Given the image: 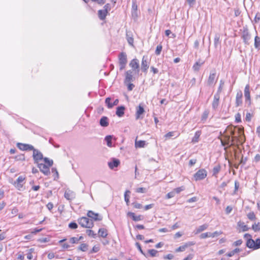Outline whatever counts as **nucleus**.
Masks as SVG:
<instances>
[{
  "label": "nucleus",
  "instance_id": "obj_1",
  "mask_svg": "<svg viewBox=\"0 0 260 260\" xmlns=\"http://www.w3.org/2000/svg\"><path fill=\"white\" fill-rule=\"evenodd\" d=\"M78 221L79 224L83 228L90 229L93 226L92 219H89L86 217H82L79 218Z\"/></svg>",
  "mask_w": 260,
  "mask_h": 260
},
{
  "label": "nucleus",
  "instance_id": "obj_2",
  "mask_svg": "<svg viewBox=\"0 0 260 260\" xmlns=\"http://www.w3.org/2000/svg\"><path fill=\"white\" fill-rule=\"evenodd\" d=\"M127 62V55L126 53L122 52L118 55V63L120 71L125 69Z\"/></svg>",
  "mask_w": 260,
  "mask_h": 260
},
{
  "label": "nucleus",
  "instance_id": "obj_3",
  "mask_svg": "<svg viewBox=\"0 0 260 260\" xmlns=\"http://www.w3.org/2000/svg\"><path fill=\"white\" fill-rule=\"evenodd\" d=\"M251 34H250L247 27H243L241 35V38L242 39L243 43L245 45H249V41L251 40Z\"/></svg>",
  "mask_w": 260,
  "mask_h": 260
},
{
  "label": "nucleus",
  "instance_id": "obj_4",
  "mask_svg": "<svg viewBox=\"0 0 260 260\" xmlns=\"http://www.w3.org/2000/svg\"><path fill=\"white\" fill-rule=\"evenodd\" d=\"M25 177L22 176H20L18 177L17 180L15 181H10V182L18 190L22 191L23 190V187L24 184V181L25 180Z\"/></svg>",
  "mask_w": 260,
  "mask_h": 260
},
{
  "label": "nucleus",
  "instance_id": "obj_5",
  "mask_svg": "<svg viewBox=\"0 0 260 260\" xmlns=\"http://www.w3.org/2000/svg\"><path fill=\"white\" fill-rule=\"evenodd\" d=\"M207 175V172L204 169H200L193 175L196 181L201 180L205 179Z\"/></svg>",
  "mask_w": 260,
  "mask_h": 260
},
{
  "label": "nucleus",
  "instance_id": "obj_6",
  "mask_svg": "<svg viewBox=\"0 0 260 260\" xmlns=\"http://www.w3.org/2000/svg\"><path fill=\"white\" fill-rule=\"evenodd\" d=\"M33 154L32 157L34 160L35 163L39 164V161L43 159V155L41 152H40L39 150L35 149H33Z\"/></svg>",
  "mask_w": 260,
  "mask_h": 260
},
{
  "label": "nucleus",
  "instance_id": "obj_7",
  "mask_svg": "<svg viewBox=\"0 0 260 260\" xmlns=\"http://www.w3.org/2000/svg\"><path fill=\"white\" fill-rule=\"evenodd\" d=\"M17 147L23 151H30L34 149V147L30 144L18 143L17 144Z\"/></svg>",
  "mask_w": 260,
  "mask_h": 260
},
{
  "label": "nucleus",
  "instance_id": "obj_8",
  "mask_svg": "<svg viewBox=\"0 0 260 260\" xmlns=\"http://www.w3.org/2000/svg\"><path fill=\"white\" fill-rule=\"evenodd\" d=\"M87 215L94 221H101L103 219V217L101 215L91 210L88 211Z\"/></svg>",
  "mask_w": 260,
  "mask_h": 260
},
{
  "label": "nucleus",
  "instance_id": "obj_9",
  "mask_svg": "<svg viewBox=\"0 0 260 260\" xmlns=\"http://www.w3.org/2000/svg\"><path fill=\"white\" fill-rule=\"evenodd\" d=\"M145 112L144 109L142 105L140 104L136 108V119L137 120L139 119H142L143 116H141L143 114H144Z\"/></svg>",
  "mask_w": 260,
  "mask_h": 260
},
{
  "label": "nucleus",
  "instance_id": "obj_10",
  "mask_svg": "<svg viewBox=\"0 0 260 260\" xmlns=\"http://www.w3.org/2000/svg\"><path fill=\"white\" fill-rule=\"evenodd\" d=\"M244 96L245 98V102L248 103V106L251 104V98L250 93V86L247 84L244 89Z\"/></svg>",
  "mask_w": 260,
  "mask_h": 260
},
{
  "label": "nucleus",
  "instance_id": "obj_11",
  "mask_svg": "<svg viewBox=\"0 0 260 260\" xmlns=\"http://www.w3.org/2000/svg\"><path fill=\"white\" fill-rule=\"evenodd\" d=\"M38 167L40 171L45 175H48L50 174L49 167L47 165L41 163L38 164Z\"/></svg>",
  "mask_w": 260,
  "mask_h": 260
},
{
  "label": "nucleus",
  "instance_id": "obj_12",
  "mask_svg": "<svg viewBox=\"0 0 260 260\" xmlns=\"http://www.w3.org/2000/svg\"><path fill=\"white\" fill-rule=\"evenodd\" d=\"M129 66L132 68L133 71L137 70V72L139 71V62L137 59L134 58L132 59L131 61Z\"/></svg>",
  "mask_w": 260,
  "mask_h": 260
},
{
  "label": "nucleus",
  "instance_id": "obj_13",
  "mask_svg": "<svg viewBox=\"0 0 260 260\" xmlns=\"http://www.w3.org/2000/svg\"><path fill=\"white\" fill-rule=\"evenodd\" d=\"M64 196L67 200L72 201L75 198L76 194L74 191L71 190H67L64 192Z\"/></svg>",
  "mask_w": 260,
  "mask_h": 260
},
{
  "label": "nucleus",
  "instance_id": "obj_14",
  "mask_svg": "<svg viewBox=\"0 0 260 260\" xmlns=\"http://www.w3.org/2000/svg\"><path fill=\"white\" fill-rule=\"evenodd\" d=\"M242 96L243 94L241 91H239L236 94V107H238L242 104Z\"/></svg>",
  "mask_w": 260,
  "mask_h": 260
},
{
  "label": "nucleus",
  "instance_id": "obj_15",
  "mask_svg": "<svg viewBox=\"0 0 260 260\" xmlns=\"http://www.w3.org/2000/svg\"><path fill=\"white\" fill-rule=\"evenodd\" d=\"M149 65L146 59H145V56H144L142 58V63H141V70L144 73H146L147 72V70L149 68Z\"/></svg>",
  "mask_w": 260,
  "mask_h": 260
},
{
  "label": "nucleus",
  "instance_id": "obj_16",
  "mask_svg": "<svg viewBox=\"0 0 260 260\" xmlns=\"http://www.w3.org/2000/svg\"><path fill=\"white\" fill-rule=\"evenodd\" d=\"M218 139H220V141H221V145L223 146H231L230 145H231V140H230V136L229 135H225L224 136V140H223L220 137H218Z\"/></svg>",
  "mask_w": 260,
  "mask_h": 260
},
{
  "label": "nucleus",
  "instance_id": "obj_17",
  "mask_svg": "<svg viewBox=\"0 0 260 260\" xmlns=\"http://www.w3.org/2000/svg\"><path fill=\"white\" fill-rule=\"evenodd\" d=\"M220 95L219 93H216L214 96V100L212 102V108L214 110L216 109L219 105Z\"/></svg>",
  "mask_w": 260,
  "mask_h": 260
},
{
  "label": "nucleus",
  "instance_id": "obj_18",
  "mask_svg": "<svg viewBox=\"0 0 260 260\" xmlns=\"http://www.w3.org/2000/svg\"><path fill=\"white\" fill-rule=\"evenodd\" d=\"M120 165V161L116 158H113L111 161L108 162V166L111 169L117 167Z\"/></svg>",
  "mask_w": 260,
  "mask_h": 260
},
{
  "label": "nucleus",
  "instance_id": "obj_19",
  "mask_svg": "<svg viewBox=\"0 0 260 260\" xmlns=\"http://www.w3.org/2000/svg\"><path fill=\"white\" fill-rule=\"evenodd\" d=\"M216 76V73L215 71H211L210 73L209 78L207 80V85L209 86L212 85L214 82Z\"/></svg>",
  "mask_w": 260,
  "mask_h": 260
},
{
  "label": "nucleus",
  "instance_id": "obj_20",
  "mask_svg": "<svg viewBox=\"0 0 260 260\" xmlns=\"http://www.w3.org/2000/svg\"><path fill=\"white\" fill-rule=\"evenodd\" d=\"M127 216L132 218L135 221H138L143 219L142 216L141 215L136 216L133 212H129L127 213Z\"/></svg>",
  "mask_w": 260,
  "mask_h": 260
},
{
  "label": "nucleus",
  "instance_id": "obj_21",
  "mask_svg": "<svg viewBox=\"0 0 260 260\" xmlns=\"http://www.w3.org/2000/svg\"><path fill=\"white\" fill-rule=\"evenodd\" d=\"M125 108L123 106H119L116 108V114L119 117L123 116Z\"/></svg>",
  "mask_w": 260,
  "mask_h": 260
},
{
  "label": "nucleus",
  "instance_id": "obj_22",
  "mask_svg": "<svg viewBox=\"0 0 260 260\" xmlns=\"http://www.w3.org/2000/svg\"><path fill=\"white\" fill-rule=\"evenodd\" d=\"M126 38L128 44L132 46H133L134 38L133 37V34L131 31H126Z\"/></svg>",
  "mask_w": 260,
  "mask_h": 260
},
{
  "label": "nucleus",
  "instance_id": "obj_23",
  "mask_svg": "<svg viewBox=\"0 0 260 260\" xmlns=\"http://www.w3.org/2000/svg\"><path fill=\"white\" fill-rule=\"evenodd\" d=\"M133 70H128L125 72V82H131L133 81Z\"/></svg>",
  "mask_w": 260,
  "mask_h": 260
},
{
  "label": "nucleus",
  "instance_id": "obj_24",
  "mask_svg": "<svg viewBox=\"0 0 260 260\" xmlns=\"http://www.w3.org/2000/svg\"><path fill=\"white\" fill-rule=\"evenodd\" d=\"M208 224L207 223H205L202 225H200L196 229V231H194V234H198L199 233H200L201 232L206 230L208 228Z\"/></svg>",
  "mask_w": 260,
  "mask_h": 260
},
{
  "label": "nucleus",
  "instance_id": "obj_25",
  "mask_svg": "<svg viewBox=\"0 0 260 260\" xmlns=\"http://www.w3.org/2000/svg\"><path fill=\"white\" fill-rule=\"evenodd\" d=\"M100 124L102 126L107 127L109 125L108 118L106 116H103L100 120Z\"/></svg>",
  "mask_w": 260,
  "mask_h": 260
},
{
  "label": "nucleus",
  "instance_id": "obj_26",
  "mask_svg": "<svg viewBox=\"0 0 260 260\" xmlns=\"http://www.w3.org/2000/svg\"><path fill=\"white\" fill-rule=\"evenodd\" d=\"M146 141L143 140H135V147L136 148H144L146 146Z\"/></svg>",
  "mask_w": 260,
  "mask_h": 260
},
{
  "label": "nucleus",
  "instance_id": "obj_27",
  "mask_svg": "<svg viewBox=\"0 0 260 260\" xmlns=\"http://www.w3.org/2000/svg\"><path fill=\"white\" fill-rule=\"evenodd\" d=\"M105 11H104L103 10H100L98 11V14L100 20H104L105 19L108 14Z\"/></svg>",
  "mask_w": 260,
  "mask_h": 260
},
{
  "label": "nucleus",
  "instance_id": "obj_28",
  "mask_svg": "<svg viewBox=\"0 0 260 260\" xmlns=\"http://www.w3.org/2000/svg\"><path fill=\"white\" fill-rule=\"evenodd\" d=\"M204 63V61L201 62L200 61H197L194 65L193 66V69L194 71L198 72L199 71L200 67L203 65Z\"/></svg>",
  "mask_w": 260,
  "mask_h": 260
},
{
  "label": "nucleus",
  "instance_id": "obj_29",
  "mask_svg": "<svg viewBox=\"0 0 260 260\" xmlns=\"http://www.w3.org/2000/svg\"><path fill=\"white\" fill-rule=\"evenodd\" d=\"M254 241L251 238L248 239L246 242V246L249 248L254 249Z\"/></svg>",
  "mask_w": 260,
  "mask_h": 260
},
{
  "label": "nucleus",
  "instance_id": "obj_30",
  "mask_svg": "<svg viewBox=\"0 0 260 260\" xmlns=\"http://www.w3.org/2000/svg\"><path fill=\"white\" fill-rule=\"evenodd\" d=\"M254 47L257 50H260V38L256 36L254 38Z\"/></svg>",
  "mask_w": 260,
  "mask_h": 260
},
{
  "label": "nucleus",
  "instance_id": "obj_31",
  "mask_svg": "<svg viewBox=\"0 0 260 260\" xmlns=\"http://www.w3.org/2000/svg\"><path fill=\"white\" fill-rule=\"evenodd\" d=\"M201 134V132L200 131H197L196 132L194 137L192 139V142L197 143L199 141V138Z\"/></svg>",
  "mask_w": 260,
  "mask_h": 260
},
{
  "label": "nucleus",
  "instance_id": "obj_32",
  "mask_svg": "<svg viewBox=\"0 0 260 260\" xmlns=\"http://www.w3.org/2000/svg\"><path fill=\"white\" fill-rule=\"evenodd\" d=\"M112 138H113V136H111V135L107 136L105 138V140L106 141L107 144L109 147L112 146Z\"/></svg>",
  "mask_w": 260,
  "mask_h": 260
},
{
  "label": "nucleus",
  "instance_id": "obj_33",
  "mask_svg": "<svg viewBox=\"0 0 260 260\" xmlns=\"http://www.w3.org/2000/svg\"><path fill=\"white\" fill-rule=\"evenodd\" d=\"M99 234L100 237L105 238L107 236V231L104 228L100 229L99 230Z\"/></svg>",
  "mask_w": 260,
  "mask_h": 260
},
{
  "label": "nucleus",
  "instance_id": "obj_34",
  "mask_svg": "<svg viewBox=\"0 0 260 260\" xmlns=\"http://www.w3.org/2000/svg\"><path fill=\"white\" fill-rule=\"evenodd\" d=\"M88 247V244L86 243H82L78 247V250L85 252L87 250Z\"/></svg>",
  "mask_w": 260,
  "mask_h": 260
},
{
  "label": "nucleus",
  "instance_id": "obj_35",
  "mask_svg": "<svg viewBox=\"0 0 260 260\" xmlns=\"http://www.w3.org/2000/svg\"><path fill=\"white\" fill-rule=\"evenodd\" d=\"M221 170V167L220 165H217L215 166L213 169V176H216V175L220 172Z\"/></svg>",
  "mask_w": 260,
  "mask_h": 260
},
{
  "label": "nucleus",
  "instance_id": "obj_36",
  "mask_svg": "<svg viewBox=\"0 0 260 260\" xmlns=\"http://www.w3.org/2000/svg\"><path fill=\"white\" fill-rule=\"evenodd\" d=\"M219 39H220L219 35L218 34H216L215 36V37H214V47L216 48H217L218 45L220 43Z\"/></svg>",
  "mask_w": 260,
  "mask_h": 260
},
{
  "label": "nucleus",
  "instance_id": "obj_37",
  "mask_svg": "<svg viewBox=\"0 0 260 260\" xmlns=\"http://www.w3.org/2000/svg\"><path fill=\"white\" fill-rule=\"evenodd\" d=\"M238 225L242 229L243 232L247 231L249 230L247 225H245L244 222H239Z\"/></svg>",
  "mask_w": 260,
  "mask_h": 260
},
{
  "label": "nucleus",
  "instance_id": "obj_38",
  "mask_svg": "<svg viewBox=\"0 0 260 260\" xmlns=\"http://www.w3.org/2000/svg\"><path fill=\"white\" fill-rule=\"evenodd\" d=\"M135 245L137 247V248L138 249V250H139V251L143 255H144L146 257H148V254H146L143 251V250L142 249V248H141V245L138 242H136V244H135Z\"/></svg>",
  "mask_w": 260,
  "mask_h": 260
},
{
  "label": "nucleus",
  "instance_id": "obj_39",
  "mask_svg": "<svg viewBox=\"0 0 260 260\" xmlns=\"http://www.w3.org/2000/svg\"><path fill=\"white\" fill-rule=\"evenodd\" d=\"M208 237H212L211 233L206 232L201 234L200 236V238L201 239H205Z\"/></svg>",
  "mask_w": 260,
  "mask_h": 260
},
{
  "label": "nucleus",
  "instance_id": "obj_40",
  "mask_svg": "<svg viewBox=\"0 0 260 260\" xmlns=\"http://www.w3.org/2000/svg\"><path fill=\"white\" fill-rule=\"evenodd\" d=\"M43 160H44V161L45 162V163L47 164L48 166H49V167L52 166L53 164V160L52 159H49L47 157L44 158Z\"/></svg>",
  "mask_w": 260,
  "mask_h": 260
},
{
  "label": "nucleus",
  "instance_id": "obj_41",
  "mask_svg": "<svg viewBox=\"0 0 260 260\" xmlns=\"http://www.w3.org/2000/svg\"><path fill=\"white\" fill-rule=\"evenodd\" d=\"M252 229L254 232H258L260 230V222L254 223L252 226Z\"/></svg>",
  "mask_w": 260,
  "mask_h": 260
},
{
  "label": "nucleus",
  "instance_id": "obj_42",
  "mask_svg": "<svg viewBox=\"0 0 260 260\" xmlns=\"http://www.w3.org/2000/svg\"><path fill=\"white\" fill-rule=\"evenodd\" d=\"M130 193H131L130 191L126 190L124 193V200H125V201L127 205H128V204L129 202V196L128 194H129Z\"/></svg>",
  "mask_w": 260,
  "mask_h": 260
},
{
  "label": "nucleus",
  "instance_id": "obj_43",
  "mask_svg": "<svg viewBox=\"0 0 260 260\" xmlns=\"http://www.w3.org/2000/svg\"><path fill=\"white\" fill-rule=\"evenodd\" d=\"M248 218L250 220H254L255 219V215L253 212H249L247 215Z\"/></svg>",
  "mask_w": 260,
  "mask_h": 260
},
{
  "label": "nucleus",
  "instance_id": "obj_44",
  "mask_svg": "<svg viewBox=\"0 0 260 260\" xmlns=\"http://www.w3.org/2000/svg\"><path fill=\"white\" fill-rule=\"evenodd\" d=\"M162 48V47L161 45L159 44V45H157L156 47L155 51V54L157 55H159L161 53Z\"/></svg>",
  "mask_w": 260,
  "mask_h": 260
},
{
  "label": "nucleus",
  "instance_id": "obj_45",
  "mask_svg": "<svg viewBox=\"0 0 260 260\" xmlns=\"http://www.w3.org/2000/svg\"><path fill=\"white\" fill-rule=\"evenodd\" d=\"M254 250L260 248V239L258 238L254 241Z\"/></svg>",
  "mask_w": 260,
  "mask_h": 260
},
{
  "label": "nucleus",
  "instance_id": "obj_46",
  "mask_svg": "<svg viewBox=\"0 0 260 260\" xmlns=\"http://www.w3.org/2000/svg\"><path fill=\"white\" fill-rule=\"evenodd\" d=\"M148 252L152 257H155L156 255V254L157 253L158 251L156 250L155 249H149L148 250Z\"/></svg>",
  "mask_w": 260,
  "mask_h": 260
},
{
  "label": "nucleus",
  "instance_id": "obj_47",
  "mask_svg": "<svg viewBox=\"0 0 260 260\" xmlns=\"http://www.w3.org/2000/svg\"><path fill=\"white\" fill-rule=\"evenodd\" d=\"M111 98H107L105 100V103L107 105V107L109 109H111L113 107L112 103H111Z\"/></svg>",
  "mask_w": 260,
  "mask_h": 260
},
{
  "label": "nucleus",
  "instance_id": "obj_48",
  "mask_svg": "<svg viewBox=\"0 0 260 260\" xmlns=\"http://www.w3.org/2000/svg\"><path fill=\"white\" fill-rule=\"evenodd\" d=\"M239 141V139H238V138L237 137V136H232V139L231 140V145L230 146H234L235 145V141Z\"/></svg>",
  "mask_w": 260,
  "mask_h": 260
},
{
  "label": "nucleus",
  "instance_id": "obj_49",
  "mask_svg": "<svg viewBox=\"0 0 260 260\" xmlns=\"http://www.w3.org/2000/svg\"><path fill=\"white\" fill-rule=\"evenodd\" d=\"M100 250V247L98 246H94L92 249L90 251L89 253L91 254L93 253H95L98 252Z\"/></svg>",
  "mask_w": 260,
  "mask_h": 260
},
{
  "label": "nucleus",
  "instance_id": "obj_50",
  "mask_svg": "<svg viewBox=\"0 0 260 260\" xmlns=\"http://www.w3.org/2000/svg\"><path fill=\"white\" fill-rule=\"evenodd\" d=\"M86 234L88 235V236H89L90 237H92L93 238H95V235H96V234H94V232L91 230H87Z\"/></svg>",
  "mask_w": 260,
  "mask_h": 260
},
{
  "label": "nucleus",
  "instance_id": "obj_51",
  "mask_svg": "<svg viewBox=\"0 0 260 260\" xmlns=\"http://www.w3.org/2000/svg\"><path fill=\"white\" fill-rule=\"evenodd\" d=\"M69 227L71 229H76L78 228V224L75 222H72L69 223Z\"/></svg>",
  "mask_w": 260,
  "mask_h": 260
},
{
  "label": "nucleus",
  "instance_id": "obj_52",
  "mask_svg": "<svg viewBox=\"0 0 260 260\" xmlns=\"http://www.w3.org/2000/svg\"><path fill=\"white\" fill-rule=\"evenodd\" d=\"M175 196V191H172L168 193L166 195V198L167 199H171Z\"/></svg>",
  "mask_w": 260,
  "mask_h": 260
},
{
  "label": "nucleus",
  "instance_id": "obj_53",
  "mask_svg": "<svg viewBox=\"0 0 260 260\" xmlns=\"http://www.w3.org/2000/svg\"><path fill=\"white\" fill-rule=\"evenodd\" d=\"M15 158L17 160H25V156L24 154H19L17 155L15 157Z\"/></svg>",
  "mask_w": 260,
  "mask_h": 260
},
{
  "label": "nucleus",
  "instance_id": "obj_54",
  "mask_svg": "<svg viewBox=\"0 0 260 260\" xmlns=\"http://www.w3.org/2000/svg\"><path fill=\"white\" fill-rule=\"evenodd\" d=\"M235 122L237 123L241 122V114L239 113H237L235 115Z\"/></svg>",
  "mask_w": 260,
  "mask_h": 260
},
{
  "label": "nucleus",
  "instance_id": "obj_55",
  "mask_svg": "<svg viewBox=\"0 0 260 260\" xmlns=\"http://www.w3.org/2000/svg\"><path fill=\"white\" fill-rule=\"evenodd\" d=\"M136 191L138 193H145L146 189L144 187H139L136 189Z\"/></svg>",
  "mask_w": 260,
  "mask_h": 260
},
{
  "label": "nucleus",
  "instance_id": "obj_56",
  "mask_svg": "<svg viewBox=\"0 0 260 260\" xmlns=\"http://www.w3.org/2000/svg\"><path fill=\"white\" fill-rule=\"evenodd\" d=\"M111 10V5L109 4H106L104 7V11H106L105 12L106 13H108L109 11H110Z\"/></svg>",
  "mask_w": 260,
  "mask_h": 260
},
{
  "label": "nucleus",
  "instance_id": "obj_57",
  "mask_svg": "<svg viewBox=\"0 0 260 260\" xmlns=\"http://www.w3.org/2000/svg\"><path fill=\"white\" fill-rule=\"evenodd\" d=\"M240 184L238 181H235V190L234 191V194H236L237 190L239 187Z\"/></svg>",
  "mask_w": 260,
  "mask_h": 260
},
{
  "label": "nucleus",
  "instance_id": "obj_58",
  "mask_svg": "<svg viewBox=\"0 0 260 260\" xmlns=\"http://www.w3.org/2000/svg\"><path fill=\"white\" fill-rule=\"evenodd\" d=\"M70 242L72 244H76L78 243V238L77 237H72L70 239Z\"/></svg>",
  "mask_w": 260,
  "mask_h": 260
},
{
  "label": "nucleus",
  "instance_id": "obj_59",
  "mask_svg": "<svg viewBox=\"0 0 260 260\" xmlns=\"http://www.w3.org/2000/svg\"><path fill=\"white\" fill-rule=\"evenodd\" d=\"M186 247V245H183V246H180L176 249V252L183 251L185 250Z\"/></svg>",
  "mask_w": 260,
  "mask_h": 260
},
{
  "label": "nucleus",
  "instance_id": "obj_60",
  "mask_svg": "<svg viewBox=\"0 0 260 260\" xmlns=\"http://www.w3.org/2000/svg\"><path fill=\"white\" fill-rule=\"evenodd\" d=\"M184 189V188L183 186H181V187H177V188L174 189L173 191H175V194L179 193L181 191L183 190Z\"/></svg>",
  "mask_w": 260,
  "mask_h": 260
},
{
  "label": "nucleus",
  "instance_id": "obj_61",
  "mask_svg": "<svg viewBox=\"0 0 260 260\" xmlns=\"http://www.w3.org/2000/svg\"><path fill=\"white\" fill-rule=\"evenodd\" d=\"M133 205L134 207L137 209H141L142 208V205L141 204L137 202L133 203Z\"/></svg>",
  "mask_w": 260,
  "mask_h": 260
},
{
  "label": "nucleus",
  "instance_id": "obj_62",
  "mask_svg": "<svg viewBox=\"0 0 260 260\" xmlns=\"http://www.w3.org/2000/svg\"><path fill=\"white\" fill-rule=\"evenodd\" d=\"M174 134H175L174 132H169L167 134H166L165 135V137L166 138H170L171 137L174 136Z\"/></svg>",
  "mask_w": 260,
  "mask_h": 260
},
{
  "label": "nucleus",
  "instance_id": "obj_63",
  "mask_svg": "<svg viewBox=\"0 0 260 260\" xmlns=\"http://www.w3.org/2000/svg\"><path fill=\"white\" fill-rule=\"evenodd\" d=\"M259 20H260V13L259 12H257L256 14L254 21L255 23H257Z\"/></svg>",
  "mask_w": 260,
  "mask_h": 260
},
{
  "label": "nucleus",
  "instance_id": "obj_64",
  "mask_svg": "<svg viewBox=\"0 0 260 260\" xmlns=\"http://www.w3.org/2000/svg\"><path fill=\"white\" fill-rule=\"evenodd\" d=\"M253 161L256 163L259 162L260 161V154H257L255 156Z\"/></svg>",
  "mask_w": 260,
  "mask_h": 260
}]
</instances>
